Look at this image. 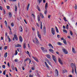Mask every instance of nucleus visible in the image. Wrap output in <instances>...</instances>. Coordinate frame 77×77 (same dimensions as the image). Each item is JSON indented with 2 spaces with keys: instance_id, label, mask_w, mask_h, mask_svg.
Wrapping results in <instances>:
<instances>
[{
  "instance_id": "53",
  "label": "nucleus",
  "mask_w": 77,
  "mask_h": 77,
  "mask_svg": "<svg viewBox=\"0 0 77 77\" xmlns=\"http://www.w3.org/2000/svg\"><path fill=\"white\" fill-rule=\"evenodd\" d=\"M7 65L9 67H10V64H9V63L8 62V63Z\"/></svg>"
},
{
  "instance_id": "33",
  "label": "nucleus",
  "mask_w": 77,
  "mask_h": 77,
  "mask_svg": "<svg viewBox=\"0 0 77 77\" xmlns=\"http://www.w3.org/2000/svg\"><path fill=\"white\" fill-rule=\"evenodd\" d=\"M26 54L28 55V56H29V57H30V53L29 52V51H27Z\"/></svg>"
},
{
  "instance_id": "58",
  "label": "nucleus",
  "mask_w": 77,
  "mask_h": 77,
  "mask_svg": "<svg viewBox=\"0 0 77 77\" xmlns=\"http://www.w3.org/2000/svg\"><path fill=\"white\" fill-rule=\"evenodd\" d=\"M29 64H30V63H31V60H30V58H29Z\"/></svg>"
},
{
  "instance_id": "60",
  "label": "nucleus",
  "mask_w": 77,
  "mask_h": 77,
  "mask_svg": "<svg viewBox=\"0 0 77 77\" xmlns=\"http://www.w3.org/2000/svg\"><path fill=\"white\" fill-rule=\"evenodd\" d=\"M3 12H4V14H6V11H5V10H3Z\"/></svg>"
},
{
  "instance_id": "1",
  "label": "nucleus",
  "mask_w": 77,
  "mask_h": 77,
  "mask_svg": "<svg viewBox=\"0 0 77 77\" xmlns=\"http://www.w3.org/2000/svg\"><path fill=\"white\" fill-rule=\"evenodd\" d=\"M71 66L72 68V74L74 73V68H75V73L77 74V72L76 71V67L75 65H74L73 63H72L71 64Z\"/></svg>"
},
{
  "instance_id": "59",
  "label": "nucleus",
  "mask_w": 77,
  "mask_h": 77,
  "mask_svg": "<svg viewBox=\"0 0 77 77\" xmlns=\"http://www.w3.org/2000/svg\"><path fill=\"white\" fill-rule=\"evenodd\" d=\"M32 15L34 19H35V15L33 14H32Z\"/></svg>"
},
{
  "instance_id": "26",
  "label": "nucleus",
  "mask_w": 77,
  "mask_h": 77,
  "mask_svg": "<svg viewBox=\"0 0 77 77\" xmlns=\"http://www.w3.org/2000/svg\"><path fill=\"white\" fill-rule=\"evenodd\" d=\"M14 8V10L15 12H17V6L16 5L15 6Z\"/></svg>"
},
{
  "instance_id": "46",
  "label": "nucleus",
  "mask_w": 77,
  "mask_h": 77,
  "mask_svg": "<svg viewBox=\"0 0 77 77\" xmlns=\"http://www.w3.org/2000/svg\"><path fill=\"white\" fill-rule=\"evenodd\" d=\"M15 62H18V59H16L15 60Z\"/></svg>"
},
{
  "instance_id": "19",
  "label": "nucleus",
  "mask_w": 77,
  "mask_h": 77,
  "mask_svg": "<svg viewBox=\"0 0 77 77\" xmlns=\"http://www.w3.org/2000/svg\"><path fill=\"white\" fill-rule=\"evenodd\" d=\"M46 57L48 58V59H51V56L49 54H47L46 55Z\"/></svg>"
},
{
  "instance_id": "43",
  "label": "nucleus",
  "mask_w": 77,
  "mask_h": 77,
  "mask_svg": "<svg viewBox=\"0 0 77 77\" xmlns=\"http://www.w3.org/2000/svg\"><path fill=\"white\" fill-rule=\"evenodd\" d=\"M11 26H12V27H14V23H11Z\"/></svg>"
},
{
  "instance_id": "29",
  "label": "nucleus",
  "mask_w": 77,
  "mask_h": 77,
  "mask_svg": "<svg viewBox=\"0 0 77 77\" xmlns=\"http://www.w3.org/2000/svg\"><path fill=\"white\" fill-rule=\"evenodd\" d=\"M38 18V21H40V16L39 15H38L37 16Z\"/></svg>"
},
{
  "instance_id": "3",
  "label": "nucleus",
  "mask_w": 77,
  "mask_h": 77,
  "mask_svg": "<svg viewBox=\"0 0 77 77\" xmlns=\"http://www.w3.org/2000/svg\"><path fill=\"white\" fill-rule=\"evenodd\" d=\"M46 62L48 63V64L49 65H50L51 66H52V65H51V62L50 61V60H48V59H46Z\"/></svg>"
},
{
  "instance_id": "5",
  "label": "nucleus",
  "mask_w": 77,
  "mask_h": 77,
  "mask_svg": "<svg viewBox=\"0 0 77 77\" xmlns=\"http://www.w3.org/2000/svg\"><path fill=\"white\" fill-rule=\"evenodd\" d=\"M52 59L53 60H54V62L55 63H56V57H55V56H54V55H52Z\"/></svg>"
},
{
  "instance_id": "45",
  "label": "nucleus",
  "mask_w": 77,
  "mask_h": 77,
  "mask_svg": "<svg viewBox=\"0 0 77 77\" xmlns=\"http://www.w3.org/2000/svg\"><path fill=\"white\" fill-rule=\"evenodd\" d=\"M68 28H69V26L68 24H67L66 26V29H68Z\"/></svg>"
},
{
  "instance_id": "51",
  "label": "nucleus",
  "mask_w": 77,
  "mask_h": 77,
  "mask_svg": "<svg viewBox=\"0 0 77 77\" xmlns=\"http://www.w3.org/2000/svg\"><path fill=\"white\" fill-rule=\"evenodd\" d=\"M15 55H17V54H18V52H17V51H16L15 52Z\"/></svg>"
},
{
  "instance_id": "40",
  "label": "nucleus",
  "mask_w": 77,
  "mask_h": 77,
  "mask_svg": "<svg viewBox=\"0 0 77 77\" xmlns=\"http://www.w3.org/2000/svg\"><path fill=\"white\" fill-rule=\"evenodd\" d=\"M63 32H65L66 33H67V31L65 29L63 30Z\"/></svg>"
},
{
  "instance_id": "15",
  "label": "nucleus",
  "mask_w": 77,
  "mask_h": 77,
  "mask_svg": "<svg viewBox=\"0 0 77 77\" xmlns=\"http://www.w3.org/2000/svg\"><path fill=\"white\" fill-rule=\"evenodd\" d=\"M48 8V4L47 3H46L45 5V9L46 10H47Z\"/></svg>"
},
{
  "instance_id": "57",
  "label": "nucleus",
  "mask_w": 77,
  "mask_h": 77,
  "mask_svg": "<svg viewBox=\"0 0 77 77\" xmlns=\"http://www.w3.org/2000/svg\"><path fill=\"white\" fill-rule=\"evenodd\" d=\"M32 29L33 31H35V29L34 27L32 28Z\"/></svg>"
},
{
  "instance_id": "17",
  "label": "nucleus",
  "mask_w": 77,
  "mask_h": 77,
  "mask_svg": "<svg viewBox=\"0 0 77 77\" xmlns=\"http://www.w3.org/2000/svg\"><path fill=\"white\" fill-rule=\"evenodd\" d=\"M14 37L15 38L17 41H18V38L16 35H14Z\"/></svg>"
},
{
  "instance_id": "18",
  "label": "nucleus",
  "mask_w": 77,
  "mask_h": 77,
  "mask_svg": "<svg viewBox=\"0 0 77 77\" xmlns=\"http://www.w3.org/2000/svg\"><path fill=\"white\" fill-rule=\"evenodd\" d=\"M19 29L20 32H23V27L21 26H20Z\"/></svg>"
},
{
  "instance_id": "52",
  "label": "nucleus",
  "mask_w": 77,
  "mask_h": 77,
  "mask_svg": "<svg viewBox=\"0 0 77 77\" xmlns=\"http://www.w3.org/2000/svg\"><path fill=\"white\" fill-rule=\"evenodd\" d=\"M38 1V3H40L42 2V0H37Z\"/></svg>"
},
{
  "instance_id": "41",
  "label": "nucleus",
  "mask_w": 77,
  "mask_h": 77,
  "mask_svg": "<svg viewBox=\"0 0 77 77\" xmlns=\"http://www.w3.org/2000/svg\"><path fill=\"white\" fill-rule=\"evenodd\" d=\"M10 2H17V0H9Z\"/></svg>"
},
{
  "instance_id": "31",
  "label": "nucleus",
  "mask_w": 77,
  "mask_h": 77,
  "mask_svg": "<svg viewBox=\"0 0 77 77\" xmlns=\"http://www.w3.org/2000/svg\"><path fill=\"white\" fill-rule=\"evenodd\" d=\"M63 73H65V72H67V71L66 70V69H64L63 70Z\"/></svg>"
},
{
  "instance_id": "34",
  "label": "nucleus",
  "mask_w": 77,
  "mask_h": 77,
  "mask_svg": "<svg viewBox=\"0 0 77 77\" xmlns=\"http://www.w3.org/2000/svg\"><path fill=\"white\" fill-rule=\"evenodd\" d=\"M8 14L9 15V17L10 18L12 17V14H11V13L9 12Z\"/></svg>"
},
{
  "instance_id": "27",
  "label": "nucleus",
  "mask_w": 77,
  "mask_h": 77,
  "mask_svg": "<svg viewBox=\"0 0 77 77\" xmlns=\"http://www.w3.org/2000/svg\"><path fill=\"white\" fill-rule=\"evenodd\" d=\"M23 48H26V43L23 44Z\"/></svg>"
},
{
  "instance_id": "39",
  "label": "nucleus",
  "mask_w": 77,
  "mask_h": 77,
  "mask_svg": "<svg viewBox=\"0 0 77 77\" xmlns=\"http://www.w3.org/2000/svg\"><path fill=\"white\" fill-rule=\"evenodd\" d=\"M70 33L72 36V35H73V34L72 33V31H70Z\"/></svg>"
},
{
  "instance_id": "36",
  "label": "nucleus",
  "mask_w": 77,
  "mask_h": 77,
  "mask_svg": "<svg viewBox=\"0 0 77 77\" xmlns=\"http://www.w3.org/2000/svg\"><path fill=\"white\" fill-rule=\"evenodd\" d=\"M57 44L59 45H62V43L60 42H58L57 43Z\"/></svg>"
},
{
  "instance_id": "48",
  "label": "nucleus",
  "mask_w": 77,
  "mask_h": 77,
  "mask_svg": "<svg viewBox=\"0 0 77 77\" xmlns=\"http://www.w3.org/2000/svg\"><path fill=\"white\" fill-rule=\"evenodd\" d=\"M2 67L4 68V69H5V67H6V66H5V65H3L2 66Z\"/></svg>"
},
{
  "instance_id": "9",
  "label": "nucleus",
  "mask_w": 77,
  "mask_h": 77,
  "mask_svg": "<svg viewBox=\"0 0 77 77\" xmlns=\"http://www.w3.org/2000/svg\"><path fill=\"white\" fill-rule=\"evenodd\" d=\"M45 66H46L47 68L48 69H50V67H49L47 63V62H45Z\"/></svg>"
},
{
  "instance_id": "24",
  "label": "nucleus",
  "mask_w": 77,
  "mask_h": 77,
  "mask_svg": "<svg viewBox=\"0 0 77 77\" xmlns=\"http://www.w3.org/2000/svg\"><path fill=\"white\" fill-rule=\"evenodd\" d=\"M7 56H8V53L6 52L5 54L4 57H5V58H6V57H7Z\"/></svg>"
},
{
  "instance_id": "38",
  "label": "nucleus",
  "mask_w": 77,
  "mask_h": 77,
  "mask_svg": "<svg viewBox=\"0 0 77 77\" xmlns=\"http://www.w3.org/2000/svg\"><path fill=\"white\" fill-rule=\"evenodd\" d=\"M6 7H7V9H8V10H9V9H10V7L9 6H7Z\"/></svg>"
},
{
  "instance_id": "4",
  "label": "nucleus",
  "mask_w": 77,
  "mask_h": 77,
  "mask_svg": "<svg viewBox=\"0 0 77 77\" xmlns=\"http://www.w3.org/2000/svg\"><path fill=\"white\" fill-rule=\"evenodd\" d=\"M41 49L43 53H45L46 52H47V50L45 49V48H44V47H41Z\"/></svg>"
},
{
  "instance_id": "2",
  "label": "nucleus",
  "mask_w": 77,
  "mask_h": 77,
  "mask_svg": "<svg viewBox=\"0 0 77 77\" xmlns=\"http://www.w3.org/2000/svg\"><path fill=\"white\" fill-rule=\"evenodd\" d=\"M51 32L53 35H55V30L54 28H52L51 29Z\"/></svg>"
},
{
  "instance_id": "37",
  "label": "nucleus",
  "mask_w": 77,
  "mask_h": 77,
  "mask_svg": "<svg viewBox=\"0 0 77 77\" xmlns=\"http://www.w3.org/2000/svg\"><path fill=\"white\" fill-rule=\"evenodd\" d=\"M5 26H8V23H7V22L5 20Z\"/></svg>"
},
{
  "instance_id": "11",
  "label": "nucleus",
  "mask_w": 77,
  "mask_h": 77,
  "mask_svg": "<svg viewBox=\"0 0 77 77\" xmlns=\"http://www.w3.org/2000/svg\"><path fill=\"white\" fill-rule=\"evenodd\" d=\"M32 58L34 59L36 61V62H39V61L38 60V58L36 57H32Z\"/></svg>"
},
{
  "instance_id": "10",
  "label": "nucleus",
  "mask_w": 77,
  "mask_h": 77,
  "mask_svg": "<svg viewBox=\"0 0 77 77\" xmlns=\"http://www.w3.org/2000/svg\"><path fill=\"white\" fill-rule=\"evenodd\" d=\"M55 73L56 76L57 77L58 76V71H57V69H55Z\"/></svg>"
},
{
  "instance_id": "44",
  "label": "nucleus",
  "mask_w": 77,
  "mask_h": 77,
  "mask_svg": "<svg viewBox=\"0 0 77 77\" xmlns=\"http://www.w3.org/2000/svg\"><path fill=\"white\" fill-rule=\"evenodd\" d=\"M7 48H8V46H5V47H4V50H7Z\"/></svg>"
},
{
  "instance_id": "56",
  "label": "nucleus",
  "mask_w": 77,
  "mask_h": 77,
  "mask_svg": "<svg viewBox=\"0 0 77 77\" xmlns=\"http://www.w3.org/2000/svg\"><path fill=\"white\" fill-rule=\"evenodd\" d=\"M3 74L4 75H5V74H6V70H5L4 72H3Z\"/></svg>"
},
{
  "instance_id": "25",
  "label": "nucleus",
  "mask_w": 77,
  "mask_h": 77,
  "mask_svg": "<svg viewBox=\"0 0 77 77\" xmlns=\"http://www.w3.org/2000/svg\"><path fill=\"white\" fill-rule=\"evenodd\" d=\"M55 29L56 30V32H57L58 33H59V29H58L57 27L56 26L55 27Z\"/></svg>"
},
{
  "instance_id": "6",
  "label": "nucleus",
  "mask_w": 77,
  "mask_h": 77,
  "mask_svg": "<svg viewBox=\"0 0 77 77\" xmlns=\"http://www.w3.org/2000/svg\"><path fill=\"white\" fill-rule=\"evenodd\" d=\"M63 51L64 52V53H65V54H68V51L64 48H63Z\"/></svg>"
},
{
  "instance_id": "30",
  "label": "nucleus",
  "mask_w": 77,
  "mask_h": 77,
  "mask_svg": "<svg viewBox=\"0 0 77 77\" xmlns=\"http://www.w3.org/2000/svg\"><path fill=\"white\" fill-rule=\"evenodd\" d=\"M7 38L8 39L9 42H11V39H10V38H9V36L8 35Z\"/></svg>"
},
{
  "instance_id": "63",
  "label": "nucleus",
  "mask_w": 77,
  "mask_h": 77,
  "mask_svg": "<svg viewBox=\"0 0 77 77\" xmlns=\"http://www.w3.org/2000/svg\"><path fill=\"white\" fill-rule=\"evenodd\" d=\"M22 68L23 70H24V69H25L24 68V66H23L22 67Z\"/></svg>"
},
{
  "instance_id": "54",
  "label": "nucleus",
  "mask_w": 77,
  "mask_h": 77,
  "mask_svg": "<svg viewBox=\"0 0 77 77\" xmlns=\"http://www.w3.org/2000/svg\"><path fill=\"white\" fill-rule=\"evenodd\" d=\"M5 36H6H6H7V38H8V33H7V32H5Z\"/></svg>"
},
{
  "instance_id": "14",
  "label": "nucleus",
  "mask_w": 77,
  "mask_h": 77,
  "mask_svg": "<svg viewBox=\"0 0 77 77\" xmlns=\"http://www.w3.org/2000/svg\"><path fill=\"white\" fill-rule=\"evenodd\" d=\"M15 47H21V45L17 44V45H15Z\"/></svg>"
},
{
  "instance_id": "55",
  "label": "nucleus",
  "mask_w": 77,
  "mask_h": 77,
  "mask_svg": "<svg viewBox=\"0 0 77 77\" xmlns=\"http://www.w3.org/2000/svg\"><path fill=\"white\" fill-rule=\"evenodd\" d=\"M36 24L37 26L38 27H39V24H38V23H36Z\"/></svg>"
},
{
  "instance_id": "64",
  "label": "nucleus",
  "mask_w": 77,
  "mask_h": 77,
  "mask_svg": "<svg viewBox=\"0 0 77 77\" xmlns=\"http://www.w3.org/2000/svg\"><path fill=\"white\" fill-rule=\"evenodd\" d=\"M24 66H26V63H24Z\"/></svg>"
},
{
  "instance_id": "20",
  "label": "nucleus",
  "mask_w": 77,
  "mask_h": 77,
  "mask_svg": "<svg viewBox=\"0 0 77 77\" xmlns=\"http://www.w3.org/2000/svg\"><path fill=\"white\" fill-rule=\"evenodd\" d=\"M40 17H41L42 18H44V17L43 14L41 13H40Z\"/></svg>"
},
{
  "instance_id": "12",
  "label": "nucleus",
  "mask_w": 77,
  "mask_h": 77,
  "mask_svg": "<svg viewBox=\"0 0 77 77\" xmlns=\"http://www.w3.org/2000/svg\"><path fill=\"white\" fill-rule=\"evenodd\" d=\"M43 32L44 34H45V26H44L43 29Z\"/></svg>"
},
{
  "instance_id": "7",
  "label": "nucleus",
  "mask_w": 77,
  "mask_h": 77,
  "mask_svg": "<svg viewBox=\"0 0 77 77\" xmlns=\"http://www.w3.org/2000/svg\"><path fill=\"white\" fill-rule=\"evenodd\" d=\"M58 61L61 64V65H63V63L62 62V61L61 60V59L60 58H58Z\"/></svg>"
},
{
  "instance_id": "35",
  "label": "nucleus",
  "mask_w": 77,
  "mask_h": 77,
  "mask_svg": "<svg viewBox=\"0 0 77 77\" xmlns=\"http://www.w3.org/2000/svg\"><path fill=\"white\" fill-rule=\"evenodd\" d=\"M63 42L64 44H65V45H66L67 43H66V40H63Z\"/></svg>"
},
{
  "instance_id": "16",
  "label": "nucleus",
  "mask_w": 77,
  "mask_h": 77,
  "mask_svg": "<svg viewBox=\"0 0 77 77\" xmlns=\"http://www.w3.org/2000/svg\"><path fill=\"white\" fill-rule=\"evenodd\" d=\"M30 6V4H29L26 7V10L27 11H29V7Z\"/></svg>"
},
{
  "instance_id": "62",
  "label": "nucleus",
  "mask_w": 77,
  "mask_h": 77,
  "mask_svg": "<svg viewBox=\"0 0 77 77\" xmlns=\"http://www.w3.org/2000/svg\"><path fill=\"white\" fill-rule=\"evenodd\" d=\"M37 9L39 11H41V10L40 9V8H39L38 7Z\"/></svg>"
},
{
  "instance_id": "8",
  "label": "nucleus",
  "mask_w": 77,
  "mask_h": 77,
  "mask_svg": "<svg viewBox=\"0 0 77 77\" xmlns=\"http://www.w3.org/2000/svg\"><path fill=\"white\" fill-rule=\"evenodd\" d=\"M37 35L39 38L41 39V35H40V34L39 33V31L37 32Z\"/></svg>"
},
{
  "instance_id": "47",
  "label": "nucleus",
  "mask_w": 77,
  "mask_h": 77,
  "mask_svg": "<svg viewBox=\"0 0 77 77\" xmlns=\"http://www.w3.org/2000/svg\"><path fill=\"white\" fill-rule=\"evenodd\" d=\"M47 10L45 11L44 12L45 14H47Z\"/></svg>"
},
{
  "instance_id": "42",
  "label": "nucleus",
  "mask_w": 77,
  "mask_h": 77,
  "mask_svg": "<svg viewBox=\"0 0 77 77\" xmlns=\"http://www.w3.org/2000/svg\"><path fill=\"white\" fill-rule=\"evenodd\" d=\"M29 58H27L25 60H24V62H26V61H27V60H29Z\"/></svg>"
},
{
  "instance_id": "21",
  "label": "nucleus",
  "mask_w": 77,
  "mask_h": 77,
  "mask_svg": "<svg viewBox=\"0 0 77 77\" xmlns=\"http://www.w3.org/2000/svg\"><path fill=\"white\" fill-rule=\"evenodd\" d=\"M19 39L20 42H22L23 41V39H22V37H21V36H20Z\"/></svg>"
},
{
  "instance_id": "28",
  "label": "nucleus",
  "mask_w": 77,
  "mask_h": 77,
  "mask_svg": "<svg viewBox=\"0 0 77 77\" xmlns=\"http://www.w3.org/2000/svg\"><path fill=\"white\" fill-rule=\"evenodd\" d=\"M49 51L50 52H51V53H53V52H54V51L52 49H50Z\"/></svg>"
},
{
  "instance_id": "50",
  "label": "nucleus",
  "mask_w": 77,
  "mask_h": 77,
  "mask_svg": "<svg viewBox=\"0 0 77 77\" xmlns=\"http://www.w3.org/2000/svg\"><path fill=\"white\" fill-rule=\"evenodd\" d=\"M63 20L65 21H67V20H66V18L65 17H64Z\"/></svg>"
},
{
  "instance_id": "22",
  "label": "nucleus",
  "mask_w": 77,
  "mask_h": 77,
  "mask_svg": "<svg viewBox=\"0 0 77 77\" xmlns=\"http://www.w3.org/2000/svg\"><path fill=\"white\" fill-rule=\"evenodd\" d=\"M72 52L73 53H75V49H74V48H72Z\"/></svg>"
},
{
  "instance_id": "23",
  "label": "nucleus",
  "mask_w": 77,
  "mask_h": 77,
  "mask_svg": "<svg viewBox=\"0 0 77 77\" xmlns=\"http://www.w3.org/2000/svg\"><path fill=\"white\" fill-rule=\"evenodd\" d=\"M41 24L40 25V27L41 29H42V22H41Z\"/></svg>"
},
{
  "instance_id": "13",
  "label": "nucleus",
  "mask_w": 77,
  "mask_h": 77,
  "mask_svg": "<svg viewBox=\"0 0 77 77\" xmlns=\"http://www.w3.org/2000/svg\"><path fill=\"white\" fill-rule=\"evenodd\" d=\"M48 45H49V47H50V48H52V49L54 48V47H53V45H51V44H50V43Z\"/></svg>"
},
{
  "instance_id": "61",
  "label": "nucleus",
  "mask_w": 77,
  "mask_h": 77,
  "mask_svg": "<svg viewBox=\"0 0 77 77\" xmlns=\"http://www.w3.org/2000/svg\"><path fill=\"white\" fill-rule=\"evenodd\" d=\"M3 8H2V7L1 6H0V10H1V11H2V9Z\"/></svg>"
},
{
  "instance_id": "32",
  "label": "nucleus",
  "mask_w": 77,
  "mask_h": 77,
  "mask_svg": "<svg viewBox=\"0 0 77 77\" xmlns=\"http://www.w3.org/2000/svg\"><path fill=\"white\" fill-rule=\"evenodd\" d=\"M35 40H36V44H38V43H39V41H38V39H37V38H35Z\"/></svg>"
},
{
  "instance_id": "49",
  "label": "nucleus",
  "mask_w": 77,
  "mask_h": 77,
  "mask_svg": "<svg viewBox=\"0 0 77 77\" xmlns=\"http://www.w3.org/2000/svg\"><path fill=\"white\" fill-rule=\"evenodd\" d=\"M8 27L10 30L11 31V27H10L9 26H8Z\"/></svg>"
}]
</instances>
